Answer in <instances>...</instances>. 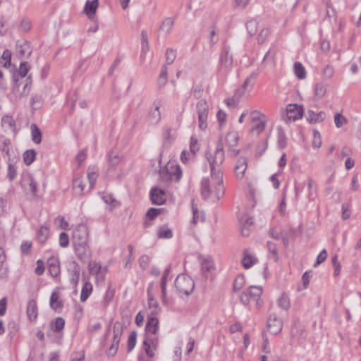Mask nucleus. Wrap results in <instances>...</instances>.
Here are the masks:
<instances>
[{
  "instance_id": "f8f14e48",
  "label": "nucleus",
  "mask_w": 361,
  "mask_h": 361,
  "mask_svg": "<svg viewBox=\"0 0 361 361\" xmlns=\"http://www.w3.org/2000/svg\"><path fill=\"white\" fill-rule=\"evenodd\" d=\"M314 109H309L306 114L307 121L310 123L322 122L326 118V113L323 111H318L317 107Z\"/></svg>"
},
{
  "instance_id": "2f4dec72",
  "label": "nucleus",
  "mask_w": 361,
  "mask_h": 361,
  "mask_svg": "<svg viewBox=\"0 0 361 361\" xmlns=\"http://www.w3.org/2000/svg\"><path fill=\"white\" fill-rule=\"evenodd\" d=\"M32 132V141L36 144H39L42 141V133L36 124H32L30 126Z\"/></svg>"
},
{
  "instance_id": "603ef678",
  "label": "nucleus",
  "mask_w": 361,
  "mask_h": 361,
  "mask_svg": "<svg viewBox=\"0 0 361 361\" xmlns=\"http://www.w3.org/2000/svg\"><path fill=\"white\" fill-rule=\"evenodd\" d=\"M245 284V279L243 276H238L234 281L233 289L234 290H240Z\"/></svg>"
},
{
  "instance_id": "5fc2aeb1",
  "label": "nucleus",
  "mask_w": 361,
  "mask_h": 361,
  "mask_svg": "<svg viewBox=\"0 0 361 361\" xmlns=\"http://www.w3.org/2000/svg\"><path fill=\"white\" fill-rule=\"evenodd\" d=\"M161 209L150 208L147 211L146 216L150 220H153L161 213Z\"/></svg>"
},
{
  "instance_id": "6e6552de",
  "label": "nucleus",
  "mask_w": 361,
  "mask_h": 361,
  "mask_svg": "<svg viewBox=\"0 0 361 361\" xmlns=\"http://www.w3.org/2000/svg\"><path fill=\"white\" fill-rule=\"evenodd\" d=\"M88 230L85 225L79 224L73 231V243H87Z\"/></svg>"
},
{
  "instance_id": "052dcab7",
  "label": "nucleus",
  "mask_w": 361,
  "mask_h": 361,
  "mask_svg": "<svg viewBox=\"0 0 361 361\" xmlns=\"http://www.w3.org/2000/svg\"><path fill=\"white\" fill-rule=\"evenodd\" d=\"M267 247H268L269 251L270 252L273 253L275 261H277L278 260V253L276 251V245L271 241H268L267 242Z\"/></svg>"
},
{
  "instance_id": "338daca9",
  "label": "nucleus",
  "mask_w": 361,
  "mask_h": 361,
  "mask_svg": "<svg viewBox=\"0 0 361 361\" xmlns=\"http://www.w3.org/2000/svg\"><path fill=\"white\" fill-rule=\"evenodd\" d=\"M87 177H88V180H89V183H90V189L93 187V185L95 183V181L97 178V174L94 171L89 172L87 174Z\"/></svg>"
},
{
  "instance_id": "13d9d810",
  "label": "nucleus",
  "mask_w": 361,
  "mask_h": 361,
  "mask_svg": "<svg viewBox=\"0 0 361 361\" xmlns=\"http://www.w3.org/2000/svg\"><path fill=\"white\" fill-rule=\"evenodd\" d=\"M190 152L193 156L196 155L197 152L199 150V145L197 140L193 137L190 139Z\"/></svg>"
},
{
  "instance_id": "0e129e2a",
  "label": "nucleus",
  "mask_w": 361,
  "mask_h": 361,
  "mask_svg": "<svg viewBox=\"0 0 361 361\" xmlns=\"http://www.w3.org/2000/svg\"><path fill=\"white\" fill-rule=\"evenodd\" d=\"M279 174V173L277 172V173L272 174L270 177V181L272 183L273 187L274 189H278L280 185V181L277 178Z\"/></svg>"
},
{
  "instance_id": "f704fd0d",
  "label": "nucleus",
  "mask_w": 361,
  "mask_h": 361,
  "mask_svg": "<svg viewBox=\"0 0 361 361\" xmlns=\"http://www.w3.org/2000/svg\"><path fill=\"white\" fill-rule=\"evenodd\" d=\"M294 73L297 78L300 80L305 79L306 77L305 69L300 62H295L294 63Z\"/></svg>"
},
{
  "instance_id": "09e8293b",
  "label": "nucleus",
  "mask_w": 361,
  "mask_h": 361,
  "mask_svg": "<svg viewBox=\"0 0 361 361\" xmlns=\"http://www.w3.org/2000/svg\"><path fill=\"white\" fill-rule=\"evenodd\" d=\"M176 58V50L169 48L166 51V62L167 64H172Z\"/></svg>"
},
{
  "instance_id": "8fccbe9b",
  "label": "nucleus",
  "mask_w": 361,
  "mask_h": 361,
  "mask_svg": "<svg viewBox=\"0 0 361 361\" xmlns=\"http://www.w3.org/2000/svg\"><path fill=\"white\" fill-rule=\"evenodd\" d=\"M238 141V136L236 133H229L226 136V142L230 146H234Z\"/></svg>"
},
{
  "instance_id": "f257e3e1",
  "label": "nucleus",
  "mask_w": 361,
  "mask_h": 361,
  "mask_svg": "<svg viewBox=\"0 0 361 361\" xmlns=\"http://www.w3.org/2000/svg\"><path fill=\"white\" fill-rule=\"evenodd\" d=\"M216 159L209 160L211 170V178L203 179L201 184L202 195L204 199L209 198L212 194L219 200L225 192V188L223 185V174L220 170H216Z\"/></svg>"
},
{
  "instance_id": "bf43d9fd",
  "label": "nucleus",
  "mask_w": 361,
  "mask_h": 361,
  "mask_svg": "<svg viewBox=\"0 0 361 361\" xmlns=\"http://www.w3.org/2000/svg\"><path fill=\"white\" fill-rule=\"evenodd\" d=\"M69 238L66 233H61L59 237V244L61 247H66L68 245Z\"/></svg>"
},
{
  "instance_id": "4c0bfd02",
  "label": "nucleus",
  "mask_w": 361,
  "mask_h": 361,
  "mask_svg": "<svg viewBox=\"0 0 361 361\" xmlns=\"http://www.w3.org/2000/svg\"><path fill=\"white\" fill-rule=\"evenodd\" d=\"M246 27L250 35L253 36L257 32L258 22L255 19L250 20L246 23Z\"/></svg>"
},
{
  "instance_id": "4be33fe9",
  "label": "nucleus",
  "mask_w": 361,
  "mask_h": 361,
  "mask_svg": "<svg viewBox=\"0 0 361 361\" xmlns=\"http://www.w3.org/2000/svg\"><path fill=\"white\" fill-rule=\"evenodd\" d=\"M27 314L30 320H35L37 317V303L34 300H30L27 303Z\"/></svg>"
},
{
  "instance_id": "3c124183",
  "label": "nucleus",
  "mask_w": 361,
  "mask_h": 361,
  "mask_svg": "<svg viewBox=\"0 0 361 361\" xmlns=\"http://www.w3.org/2000/svg\"><path fill=\"white\" fill-rule=\"evenodd\" d=\"M278 304L279 307L284 310H288L290 307L289 300L288 297L283 294L279 298L278 300Z\"/></svg>"
},
{
  "instance_id": "f03ea898",
  "label": "nucleus",
  "mask_w": 361,
  "mask_h": 361,
  "mask_svg": "<svg viewBox=\"0 0 361 361\" xmlns=\"http://www.w3.org/2000/svg\"><path fill=\"white\" fill-rule=\"evenodd\" d=\"M159 174L163 181L169 183L173 177L178 180L182 174L180 166L176 163V159H159Z\"/></svg>"
},
{
  "instance_id": "c03bdc74",
  "label": "nucleus",
  "mask_w": 361,
  "mask_h": 361,
  "mask_svg": "<svg viewBox=\"0 0 361 361\" xmlns=\"http://www.w3.org/2000/svg\"><path fill=\"white\" fill-rule=\"evenodd\" d=\"M49 235V228L47 226H42L38 232L37 238L40 243H44Z\"/></svg>"
},
{
  "instance_id": "ea45409f",
  "label": "nucleus",
  "mask_w": 361,
  "mask_h": 361,
  "mask_svg": "<svg viewBox=\"0 0 361 361\" xmlns=\"http://www.w3.org/2000/svg\"><path fill=\"white\" fill-rule=\"evenodd\" d=\"M64 325L65 320L61 317H57L54 322L51 323V329L56 332H58L63 329Z\"/></svg>"
},
{
  "instance_id": "58836bf2",
  "label": "nucleus",
  "mask_w": 361,
  "mask_h": 361,
  "mask_svg": "<svg viewBox=\"0 0 361 361\" xmlns=\"http://www.w3.org/2000/svg\"><path fill=\"white\" fill-rule=\"evenodd\" d=\"M157 235L159 238H171L172 231L166 226H161L157 231Z\"/></svg>"
},
{
  "instance_id": "aec40b11",
  "label": "nucleus",
  "mask_w": 361,
  "mask_h": 361,
  "mask_svg": "<svg viewBox=\"0 0 361 361\" xmlns=\"http://www.w3.org/2000/svg\"><path fill=\"white\" fill-rule=\"evenodd\" d=\"M220 63L225 68L231 67L233 63V57L229 54V51L227 48L224 49L223 54L221 55Z\"/></svg>"
},
{
  "instance_id": "6ab92c4d",
  "label": "nucleus",
  "mask_w": 361,
  "mask_h": 361,
  "mask_svg": "<svg viewBox=\"0 0 361 361\" xmlns=\"http://www.w3.org/2000/svg\"><path fill=\"white\" fill-rule=\"evenodd\" d=\"M47 263L51 276L53 277L57 276L60 272L59 261L54 257H51L48 259Z\"/></svg>"
},
{
  "instance_id": "bb28decb",
  "label": "nucleus",
  "mask_w": 361,
  "mask_h": 361,
  "mask_svg": "<svg viewBox=\"0 0 361 361\" xmlns=\"http://www.w3.org/2000/svg\"><path fill=\"white\" fill-rule=\"evenodd\" d=\"M18 165L17 161H11L8 165L7 176L10 181L16 178L18 173Z\"/></svg>"
},
{
  "instance_id": "9b49d317",
  "label": "nucleus",
  "mask_w": 361,
  "mask_h": 361,
  "mask_svg": "<svg viewBox=\"0 0 361 361\" xmlns=\"http://www.w3.org/2000/svg\"><path fill=\"white\" fill-rule=\"evenodd\" d=\"M75 253L78 257L83 262L89 259L91 252L87 243H73Z\"/></svg>"
},
{
  "instance_id": "37998d69",
  "label": "nucleus",
  "mask_w": 361,
  "mask_h": 361,
  "mask_svg": "<svg viewBox=\"0 0 361 361\" xmlns=\"http://www.w3.org/2000/svg\"><path fill=\"white\" fill-rule=\"evenodd\" d=\"M335 125L338 128H341L348 122L347 118L340 113H336L334 116Z\"/></svg>"
},
{
  "instance_id": "39448f33",
  "label": "nucleus",
  "mask_w": 361,
  "mask_h": 361,
  "mask_svg": "<svg viewBox=\"0 0 361 361\" xmlns=\"http://www.w3.org/2000/svg\"><path fill=\"white\" fill-rule=\"evenodd\" d=\"M14 85L12 87V94L14 95L16 99H20L22 97L26 96L29 94L30 90V85L28 82L23 83L20 82L19 78H13Z\"/></svg>"
},
{
  "instance_id": "412c9836",
  "label": "nucleus",
  "mask_w": 361,
  "mask_h": 361,
  "mask_svg": "<svg viewBox=\"0 0 361 361\" xmlns=\"http://www.w3.org/2000/svg\"><path fill=\"white\" fill-rule=\"evenodd\" d=\"M159 327V320L157 317L152 316L149 317L148 321L146 325V331L148 333L155 334Z\"/></svg>"
},
{
  "instance_id": "72a5a7b5",
  "label": "nucleus",
  "mask_w": 361,
  "mask_h": 361,
  "mask_svg": "<svg viewBox=\"0 0 361 361\" xmlns=\"http://www.w3.org/2000/svg\"><path fill=\"white\" fill-rule=\"evenodd\" d=\"M80 267L77 263L73 262V268L71 269V282L75 286L79 281Z\"/></svg>"
},
{
  "instance_id": "a211bd4d",
  "label": "nucleus",
  "mask_w": 361,
  "mask_h": 361,
  "mask_svg": "<svg viewBox=\"0 0 361 361\" xmlns=\"http://www.w3.org/2000/svg\"><path fill=\"white\" fill-rule=\"evenodd\" d=\"M247 168V163L245 159H238L235 165L234 171L236 178L242 179Z\"/></svg>"
},
{
  "instance_id": "49530a36",
  "label": "nucleus",
  "mask_w": 361,
  "mask_h": 361,
  "mask_svg": "<svg viewBox=\"0 0 361 361\" xmlns=\"http://www.w3.org/2000/svg\"><path fill=\"white\" fill-rule=\"evenodd\" d=\"M137 332L133 331L130 333L128 338V351L130 352L136 345Z\"/></svg>"
},
{
  "instance_id": "774afa93",
  "label": "nucleus",
  "mask_w": 361,
  "mask_h": 361,
  "mask_svg": "<svg viewBox=\"0 0 361 361\" xmlns=\"http://www.w3.org/2000/svg\"><path fill=\"white\" fill-rule=\"evenodd\" d=\"M326 257H327L326 251V250H323L318 255L317 262L314 266L316 267L318 264L323 262L324 261H325V259H326Z\"/></svg>"
},
{
  "instance_id": "0eeeda50",
  "label": "nucleus",
  "mask_w": 361,
  "mask_h": 361,
  "mask_svg": "<svg viewBox=\"0 0 361 361\" xmlns=\"http://www.w3.org/2000/svg\"><path fill=\"white\" fill-rule=\"evenodd\" d=\"M198 111L199 128L204 130L207 128V119L208 114V105L205 100H200L197 104Z\"/></svg>"
},
{
  "instance_id": "a18cd8bd",
  "label": "nucleus",
  "mask_w": 361,
  "mask_h": 361,
  "mask_svg": "<svg viewBox=\"0 0 361 361\" xmlns=\"http://www.w3.org/2000/svg\"><path fill=\"white\" fill-rule=\"evenodd\" d=\"M18 53L21 56L25 55L26 54H27L28 56L31 54L32 50L27 42H24L22 44L18 46Z\"/></svg>"
},
{
  "instance_id": "a878e982",
  "label": "nucleus",
  "mask_w": 361,
  "mask_h": 361,
  "mask_svg": "<svg viewBox=\"0 0 361 361\" xmlns=\"http://www.w3.org/2000/svg\"><path fill=\"white\" fill-rule=\"evenodd\" d=\"M173 25V18L171 17L166 18L162 21L159 27V30L168 34L171 31Z\"/></svg>"
},
{
  "instance_id": "c85d7f7f",
  "label": "nucleus",
  "mask_w": 361,
  "mask_h": 361,
  "mask_svg": "<svg viewBox=\"0 0 361 361\" xmlns=\"http://www.w3.org/2000/svg\"><path fill=\"white\" fill-rule=\"evenodd\" d=\"M326 86L322 82L317 83L314 89L315 99L318 100L323 98L326 94Z\"/></svg>"
},
{
  "instance_id": "6e6d98bb",
  "label": "nucleus",
  "mask_w": 361,
  "mask_h": 361,
  "mask_svg": "<svg viewBox=\"0 0 361 361\" xmlns=\"http://www.w3.org/2000/svg\"><path fill=\"white\" fill-rule=\"evenodd\" d=\"M323 76L326 79H331L334 73V68L329 65L326 66L322 71Z\"/></svg>"
},
{
  "instance_id": "c9c22d12",
  "label": "nucleus",
  "mask_w": 361,
  "mask_h": 361,
  "mask_svg": "<svg viewBox=\"0 0 361 361\" xmlns=\"http://www.w3.org/2000/svg\"><path fill=\"white\" fill-rule=\"evenodd\" d=\"M11 52L8 49L4 51L3 54L0 57V65L7 68L11 65Z\"/></svg>"
},
{
  "instance_id": "cd10ccee",
  "label": "nucleus",
  "mask_w": 361,
  "mask_h": 361,
  "mask_svg": "<svg viewBox=\"0 0 361 361\" xmlns=\"http://www.w3.org/2000/svg\"><path fill=\"white\" fill-rule=\"evenodd\" d=\"M276 55V50L269 49L264 56L262 63L264 64L269 63L271 66H274L275 65Z\"/></svg>"
},
{
  "instance_id": "7c9ffc66",
  "label": "nucleus",
  "mask_w": 361,
  "mask_h": 361,
  "mask_svg": "<svg viewBox=\"0 0 361 361\" xmlns=\"http://www.w3.org/2000/svg\"><path fill=\"white\" fill-rule=\"evenodd\" d=\"M73 189L77 195H81L83 193L85 189L83 180L80 178L74 179L73 180Z\"/></svg>"
},
{
  "instance_id": "b1692460",
  "label": "nucleus",
  "mask_w": 361,
  "mask_h": 361,
  "mask_svg": "<svg viewBox=\"0 0 361 361\" xmlns=\"http://www.w3.org/2000/svg\"><path fill=\"white\" fill-rule=\"evenodd\" d=\"M257 261V258L252 256L248 250L244 251L242 264L245 269L251 267Z\"/></svg>"
},
{
  "instance_id": "423d86ee",
  "label": "nucleus",
  "mask_w": 361,
  "mask_h": 361,
  "mask_svg": "<svg viewBox=\"0 0 361 361\" xmlns=\"http://www.w3.org/2000/svg\"><path fill=\"white\" fill-rule=\"evenodd\" d=\"M303 109L301 106L290 104L287 106L285 115L283 118L286 122L295 121L302 116Z\"/></svg>"
},
{
  "instance_id": "2eb2a0df",
  "label": "nucleus",
  "mask_w": 361,
  "mask_h": 361,
  "mask_svg": "<svg viewBox=\"0 0 361 361\" xmlns=\"http://www.w3.org/2000/svg\"><path fill=\"white\" fill-rule=\"evenodd\" d=\"M1 126L6 133H11L13 135L17 133L16 122L11 116L7 115L3 116L1 118Z\"/></svg>"
},
{
  "instance_id": "1a4fd4ad",
  "label": "nucleus",
  "mask_w": 361,
  "mask_h": 361,
  "mask_svg": "<svg viewBox=\"0 0 361 361\" xmlns=\"http://www.w3.org/2000/svg\"><path fill=\"white\" fill-rule=\"evenodd\" d=\"M215 269V263L211 257H207L202 258L201 261V271L204 280H207L209 278V274H212Z\"/></svg>"
},
{
  "instance_id": "864d4df0",
  "label": "nucleus",
  "mask_w": 361,
  "mask_h": 361,
  "mask_svg": "<svg viewBox=\"0 0 361 361\" xmlns=\"http://www.w3.org/2000/svg\"><path fill=\"white\" fill-rule=\"evenodd\" d=\"M30 66L27 62H21L19 68V74L20 75V79L23 80V78L27 75L29 71Z\"/></svg>"
},
{
  "instance_id": "e433bc0d",
  "label": "nucleus",
  "mask_w": 361,
  "mask_h": 361,
  "mask_svg": "<svg viewBox=\"0 0 361 361\" xmlns=\"http://www.w3.org/2000/svg\"><path fill=\"white\" fill-rule=\"evenodd\" d=\"M92 290V285L90 282H85L82 288L80 300L85 302Z\"/></svg>"
},
{
  "instance_id": "69168bd1",
  "label": "nucleus",
  "mask_w": 361,
  "mask_h": 361,
  "mask_svg": "<svg viewBox=\"0 0 361 361\" xmlns=\"http://www.w3.org/2000/svg\"><path fill=\"white\" fill-rule=\"evenodd\" d=\"M252 122L264 119V116L258 111H253L250 114Z\"/></svg>"
},
{
  "instance_id": "5701e85b",
  "label": "nucleus",
  "mask_w": 361,
  "mask_h": 361,
  "mask_svg": "<svg viewBox=\"0 0 361 361\" xmlns=\"http://www.w3.org/2000/svg\"><path fill=\"white\" fill-rule=\"evenodd\" d=\"M123 330V324L120 322H116L114 324L113 332H114V338L113 341H114L116 344H118L120 341V338Z\"/></svg>"
},
{
  "instance_id": "79ce46f5",
  "label": "nucleus",
  "mask_w": 361,
  "mask_h": 361,
  "mask_svg": "<svg viewBox=\"0 0 361 361\" xmlns=\"http://www.w3.org/2000/svg\"><path fill=\"white\" fill-rule=\"evenodd\" d=\"M88 267L91 274L97 275L100 272H102L100 264L97 262H90Z\"/></svg>"
},
{
  "instance_id": "c756f323",
  "label": "nucleus",
  "mask_w": 361,
  "mask_h": 361,
  "mask_svg": "<svg viewBox=\"0 0 361 361\" xmlns=\"http://www.w3.org/2000/svg\"><path fill=\"white\" fill-rule=\"evenodd\" d=\"M168 81V70L166 65L162 67L161 71L158 78L157 84L159 88L163 87Z\"/></svg>"
},
{
  "instance_id": "393cba45",
  "label": "nucleus",
  "mask_w": 361,
  "mask_h": 361,
  "mask_svg": "<svg viewBox=\"0 0 361 361\" xmlns=\"http://www.w3.org/2000/svg\"><path fill=\"white\" fill-rule=\"evenodd\" d=\"M157 340L146 339L144 341V347L147 355L152 357L154 356L153 349L156 348Z\"/></svg>"
},
{
  "instance_id": "680f3d73",
  "label": "nucleus",
  "mask_w": 361,
  "mask_h": 361,
  "mask_svg": "<svg viewBox=\"0 0 361 361\" xmlns=\"http://www.w3.org/2000/svg\"><path fill=\"white\" fill-rule=\"evenodd\" d=\"M267 147V142L266 141H262L260 142L256 149V155L257 156H261L262 154V152L266 150Z\"/></svg>"
},
{
  "instance_id": "de8ad7c7",
  "label": "nucleus",
  "mask_w": 361,
  "mask_h": 361,
  "mask_svg": "<svg viewBox=\"0 0 361 361\" xmlns=\"http://www.w3.org/2000/svg\"><path fill=\"white\" fill-rule=\"evenodd\" d=\"M59 296L56 293H52L50 298V306L54 310H57L62 307L61 302L58 300Z\"/></svg>"
},
{
  "instance_id": "20e7f679",
  "label": "nucleus",
  "mask_w": 361,
  "mask_h": 361,
  "mask_svg": "<svg viewBox=\"0 0 361 361\" xmlns=\"http://www.w3.org/2000/svg\"><path fill=\"white\" fill-rule=\"evenodd\" d=\"M175 286L180 293L189 295L194 290L195 283L190 276L180 274L175 281Z\"/></svg>"
},
{
  "instance_id": "a19ab883",
  "label": "nucleus",
  "mask_w": 361,
  "mask_h": 361,
  "mask_svg": "<svg viewBox=\"0 0 361 361\" xmlns=\"http://www.w3.org/2000/svg\"><path fill=\"white\" fill-rule=\"evenodd\" d=\"M103 200L106 204H109L111 209L117 207L119 204V202L115 199L112 195L106 194L102 197Z\"/></svg>"
},
{
  "instance_id": "9d476101",
  "label": "nucleus",
  "mask_w": 361,
  "mask_h": 361,
  "mask_svg": "<svg viewBox=\"0 0 361 361\" xmlns=\"http://www.w3.org/2000/svg\"><path fill=\"white\" fill-rule=\"evenodd\" d=\"M150 198L152 204L161 205L165 202L166 195L163 189L154 187L150 191Z\"/></svg>"
},
{
  "instance_id": "e2e57ef3",
  "label": "nucleus",
  "mask_w": 361,
  "mask_h": 361,
  "mask_svg": "<svg viewBox=\"0 0 361 361\" xmlns=\"http://www.w3.org/2000/svg\"><path fill=\"white\" fill-rule=\"evenodd\" d=\"M350 216V211L349 209V206L347 204H344L342 206V218L344 220L349 219Z\"/></svg>"
},
{
  "instance_id": "7ed1b4c3",
  "label": "nucleus",
  "mask_w": 361,
  "mask_h": 361,
  "mask_svg": "<svg viewBox=\"0 0 361 361\" xmlns=\"http://www.w3.org/2000/svg\"><path fill=\"white\" fill-rule=\"evenodd\" d=\"M44 176L42 172L39 173L36 177L27 173L23 175L20 184L26 191L36 195L37 183H41L44 185Z\"/></svg>"
},
{
  "instance_id": "f3484780",
  "label": "nucleus",
  "mask_w": 361,
  "mask_h": 361,
  "mask_svg": "<svg viewBox=\"0 0 361 361\" xmlns=\"http://www.w3.org/2000/svg\"><path fill=\"white\" fill-rule=\"evenodd\" d=\"M262 294V288L260 286H250L249 289L250 298L256 302L258 307H261L262 301L260 299Z\"/></svg>"
},
{
  "instance_id": "4d7b16f0",
  "label": "nucleus",
  "mask_w": 361,
  "mask_h": 361,
  "mask_svg": "<svg viewBox=\"0 0 361 361\" xmlns=\"http://www.w3.org/2000/svg\"><path fill=\"white\" fill-rule=\"evenodd\" d=\"M269 31L268 28L262 29L257 37L258 43L263 44L265 42L267 37L269 36Z\"/></svg>"
},
{
  "instance_id": "ddd939ff",
  "label": "nucleus",
  "mask_w": 361,
  "mask_h": 361,
  "mask_svg": "<svg viewBox=\"0 0 361 361\" xmlns=\"http://www.w3.org/2000/svg\"><path fill=\"white\" fill-rule=\"evenodd\" d=\"M267 327L271 334H276L281 331L283 323L275 314H271L268 319Z\"/></svg>"
},
{
  "instance_id": "dca6fc26",
  "label": "nucleus",
  "mask_w": 361,
  "mask_h": 361,
  "mask_svg": "<svg viewBox=\"0 0 361 361\" xmlns=\"http://www.w3.org/2000/svg\"><path fill=\"white\" fill-rule=\"evenodd\" d=\"M239 154V150L234 149V148H229L228 149L226 154H225L224 151V146L221 142H219L217 143L216 150H215V158L217 157H224V156L230 157H234L238 156Z\"/></svg>"
},
{
  "instance_id": "473e14b6",
  "label": "nucleus",
  "mask_w": 361,
  "mask_h": 361,
  "mask_svg": "<svg viewBox=\"0 0 361 361\" xmlns=\"http://www.w3.org/2000/svg\"><path fill=\"white\" fill-rule=\"evenodd\" d=\"M265 120H259L252 122L250 130L255 132L257 135H259L262 132L265 128Z\"/></svg>"
},
{
  "instance_id": "4468645a",
  "label": "nucleus",
  "mask_w": 361,
  "mask_h": 361,
  "mask_svg": "<svg viewBox=\"0 0 361 361\" xmlns=\"http://www.w3.org/2000/svg\"><path fill=\"white\" fill-rule=\"evenodd\" d=\"M99 7V0H87L84 7V12L90 20H94L95 13Z\"/></svg>"
}]
</instances>
